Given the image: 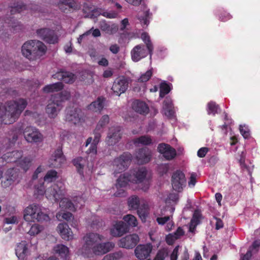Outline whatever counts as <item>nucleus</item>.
I'll use <instances>...</instances> for the list:
<instances>
[{
    "label": "nucleus",
    "instance_id": "52",
    "mask_svg": "<svg viewBox=\"0 0 260 260\" xmlns=\"http://www.w3.org/2000/svg\"><path fill=\"white\" fill-rule=\"evenodd\" d=\"M152 75V70H148L146 73L142 74L138 79V81L140 82H145L148 81Z\"/></svg>",
    "mask_w": 260,
    "mask_h": 260
},
{
    "label": "nucleus",
    "instance_id": "10",
    "mask_svg": "<svg viewBox=\"0 0 260 260\" xmlns=\"http://www.w3.org/2000/svg\"><path fill=\"white\" fill-rule=\"evenodd\" d=\"M132 59L135 62H138L141 59L146 57L148 54L150 55V59H151L152 53H150L149 50L143 44H139L135 46L132 50Z\"/></svg>",
    "mask_w": 260,
    "mask_h": 260
},
{
    "label": "nucleus",
    "instance_id": "15",
    "mask_svg": "<svg viewBox=\"0 0 260 260\" xmlns=\"http://www.w3.org/2000/svg\"><path fill=\"white\" fill-rule=\"evenodd\" d=\"M103 132V131L98 130L95 128L93 132L94 135V139L92 142V139L91 137H89L86 141L85 146L87 147L89 144H91L89 148L86 151L87 154H96L97 152V145L98 144L100 138L101 137V133Z\"/></svg>",
    "mask_w": 260,
    "mask_h": 260
},
{
    "label": "nucleus",
    "instance_id": "50",
    "mask_svg": "<svg viewBox=\"0 0 260 260\" xmlns=\"http://www.w3.org/2000/svg\"><path fill=\"white\" fill-rule=\"evenodd\" d=\"M165 106V115L169 117H172L174 114V112L171 107V103L169 101H164Z\"/></svg>",
    "mask_w": 260,
    "mask_h": 260
},
{
    "label": "nucleus",
    "instance_id": "12",
    "mask_svg": "<svg viewBox=\"0 0 260 260\" xmlns=\"http://www.w3.org/2000/svg\"><path fill=\"white\" fill-rule=\"evenodd\" d=\"M139 241L140 238L138 235L134 234L121 238L118 241V245L120 247L128 249H133L137 245Z\"/></svg>",
    "mask_w": 260,
    "mask_h": 260
},
{
    "label": "nucleus",
    "instance_id": "53",
    "mask_svg": "<svg viewBox=\"0 0 260 260\" xmlns=\"http://www.w3.org/2000/svg\"><path fill=\"white\" fill-rule=\"evenodd\" d=\"M169 169V166L167 164H161L157 166V171L160 175L167 174Z\"/></svg>",
    "mask_w": 260,
    "mask_h": 260
},
{
    "label": "nucleus",
    "instance_id": "32",
    "mask_svg": "<svg viewBox=\"0 0 260 260\" xmlns=\"http://www.w3.org/2000/svg\"><path fill=\"white\" fill-rule=\"evenodd\" d=\"M53 250L55 253L58 254L59 256L67 260L69 250L68 247L63 244H58L54 247Z\"/></svg>",
    "mask_w": 260,
    "mask_h": 260
},
{
    "label": "nucleus",
    "instance_id": "24",
    "mask_svg": "<svg viewBox=\"0 0 260 260\" xmlns=\"http://www.w3.org/2000/svg\"><path fill=\"white\" fill-rule=\"evenodd\" d=\"M57 231L64 240L69 241L73 238V232L66 223H59L57 226Z\"/></svg>",
    "mask_w": 260,
    "mask_h": 260
},
{
    "label": "nucleus",
    "instance_id": "28",
    "mask_svg": "<svg viewBox=\"0 0 260 260\" xmlns=\"http://www.w3.org/2000/svg\"><path fill=\"white\" fill-rule=\"evenodd\" d=\"M100 28L102 31L109 35L115 34L118 29L117 25L115 24L110 25L105 20L100 22Z\"/></svg>",
    "mask_w": 260,
    "mask_h": 260
},
{
    "label": "nucleus",
    "instance_id": "23",
    "mask_svg": "<svg viewBox=\"0 0 260 260\" xmlns=\"http://www.w3.org/2000/svg\"><path fill=\"white\" fill-rule=\"evenodd\" d=\"M52 78L54 79L61 80L66 83L72 84L75 81L76 77L72 73L60 71L53 74Z\"/></svg>",
    "mask_w": 260,
    "mask_h": 260
},
{
    "label": "nucleus",
    "instance_id": "19",
    "mask_svg": "<svg viewBox=\"0 0 260 260\" xmlns=\"http://www.w3.org/2000/svg\"><path fill=\"white\" fill-rule=\"evenodd\" d=\"M57 6L63 13H71L79 9V6L75 0H60Z\"/></svg>",
    "mask_w": 260,
    "mask_h": 260
},
{
    "label": "nucleus",
    "instance_id": "34",
    "mask_svg": "<svg viewBox=\"0 0 260 260\" xmlns=\"http://www.w3.org/2000/svg\"><path fill=\"white\" fill-rule=\"evenodd\" d=\"M63 88L62 82H58L53 84H49L44 87L43 90L45 92L49 93L61 90Z\"/></svg>",
    "mask_w": 260,
    "mask_h": 260
},
{
    "label": "nucleus",
    "instance_id": "16",
    "mask_svg": "<svg viewBox=\"0 0 260 260\" xmlns=\"http://www.w3.org/2000/svg\"><path fill=\"white\" fill-rule=\"evenodd\" d=\"M128 82L124 76L120 77L114 81L112 90L117 95L124 93L127 89Z\"/></svg>",
    "mask_w": 260,
    "mask_h": 260
},
{
    "label": "nucleus",
    "instance_id": "4",
    "mask_svg": "<svg viewBox=\"0 0 260 260\" xmlns=\"http://www.w3.org/2000/svg\"><path fill=\"white\" fill-rule=\"evenodd\" d=\"M22 28V25L13 17L0 18V37L3 39L8 38V30L17 31Z\"/></svg>",
    "mask_w": 260,
    "mask_h": 260
},
{
    "label": "nucleus",
    "instance_id": "61",
    "mask_svg": "<svg viewBox=\"0 0 260 260\" xmlns=\"http://www.w3.org/2000/svg\"><path fill=\"white\" fill-rule=\"evenodd\" d=\"M94 253L95 255H103L104 253H103V250L102 248H99V244L95 245L91 249V254Z\"/></svg>",
    "mask_w": 260,
    "mask_h": 260
},
{
    "label": "nucleus",
    "instance_id": "27",
    "mask_svg": "<svg viewBox=\"0 0 260 260\" xmlns=\"http://www.w3.org/2000/svg\"><path fill=\"white\" fill-rule=\"evenodd\" d=\"M105 100V98L103 96L98 97L96 100L88 106V109L93 112H100L104 108Z\"/></svg>",
    "mask_w": 260,
    "mask_h": 260
},
{
    "label": "nucleus",
    "instance_id": "57",
    "mask_svg": "<svg viewBox=\"0 0 260 260\" xmlns=\"http://www.w3.org/2000/svg\"><path fill=\"white\" fill-rule=\"evenodd\" d=\"M42 230V227L38 224H34L30 228L28 233L30 235L38 234Z\"/></svg>",
    "mask_w": 260,
    "mask_h": 260
},
{
    "label": "nucleus",
    "instance_id": "41",
    "mask_svg": "<svg viewBox=\"0 0 260 260\" xmlns=\"http://www.w3.org/2000/svg\"><path fill=\"white\" fill-rule=\"evenodd\" d=\"M141 38L146 45V47L149 50L150 53H153V46L150 40L148 34L146 32H143L141 35Z\"/></svg>",
    "mask_w": 260,
    "mask_h": 260
},
{
    "label": "nucleus",
    "instance_id": "39",
    "mask_svg": "<svg viewBox=\"0 0 260 260\" xmlns=\"http://www.w3.org/2000/svg\"><path fill=\"white\" fill-rule=\"evenodd\" d=\"M171 91V87L169 84L166 81L161 82L159 86V97L163 98Z\"/></svg>",
    "mask_w": 260,
    "mask_h": 260
},
{
    "label": "nucleus",
    "instance_id": "31",
    "mask_svg": "<svg viewBox=\"0 0 260 260\" xmlns=\"http://www.w3.org/2000/svg\"><path fill=\"white\" fill-rule=\"evenodd\" d=\"M10 11V15H12L17 13H21L24 10H27L28 7L22 2H17L14 3L13 5L9 6Z\"/></svg>",
    "mask_w": 260,
    "mask_h": 260
},
{
    "label": "nucleus",
    "instance_id": "13",
    "mask_svg": "<svg viewBox=\"0 0 260 260\" xmlns=\"http://www.w3.org/2000/svg\"><path fill=\"white\" fill-rule=\"evenodd\" d=\"M157 151L161 154L165 159L171 160L177 155L176 150L169 144L164 143H160L157 146Z\"/></svg>",
    "mask_w": 260,
    "mask_h": 260
},
{
    "label": "nucleus",
    "instance_id": "60",
    "mask_svg": "<svg viewBox=\"0 0 260 260\" xmlns=\"http://www.w3.org/2000/svg\"><path fill=\"white\" fill-rule=\"evenodd\" d=\"M197 174L196 173L192 172L190 173V176L189 179L188 186L193 187L197 182Z\"/></svg>",
    "mask_w": 260,
    "mask_h": 260
},
{
    "label": "nucleus",
    "instance_id": "26",
    "mask_svg": "<svg viewBox=\"0 0 260 260\" xmlns=\"http://www.w3.org/2000/svg\"><path fill=\"white\" fill-rule=\"evenodd\" d=\"M132 108L136 112L142 115H146L149 111L148 105L145 102L140 100H136L133 102Z\"/></svg>",
    "mask_w": 260,
    "mask_h": 260
},
{
    "label": "nucleus",
    "instance_id": "44",
    "mask_svg": "<svg viewBox=\"0 0 260 260\" xmlns=\"http://www.w3.org/2000/svg\"><path fill=\"white\" fill-rule=\"evenodd\" d=\"M123 256L122 252L118 251L106 255L102 260H119Z\"/></svg>",
    "mask_w": 260,
    "mask_h": 260
},
{
    "label": "nucleus",
    "instance_id": "40",
    "mask_svg": "<svg viewBox=\"0 0 260 260\" xmlns=\"http://www.w3.org/2000/svg\"><path fill=\"white\" fill-rule=\"evenodd\" d=\"M109 121L110 119L108 115H103L100 119L99 122L98 123L96 126L95 128H96V131H103V129L109 123Z\"/></svg>",
    "mask_w": 260,
    "mask_h": 260
},
{
    "label": "nucleus",
    "instance_id": "22",
    "mask_svg": "<svg viewBox=\"0 0 260 260\" xmlns=\"http://www.w3.org/2000/svg\"><path fill=\"white\" fill-rule=\"evenodd\" d=\"M128 231L127 224L123 221H119L111 229V234L114 237H121Z\"/></svg>",
    "mask_w": 260,
    "mask_h": 260
},
{
    "label": "nucleus",
    "instance_id": "64",
    "mask_svg": "<svg viewBox=\"0 0 260 260\" xmlns=\"http://www.w3.org/2000/svg\"><path fill=\"white\" fill-rule=\"evenodd\" d=\"M179 246H176L173 249L171 255V260H177L178 256Z\"/></svg>",
    "mask_w": 260,
    "mask_h": 260
},
{
    "label": "nucleus",
    "instance_id": "33",
    "mask_svg": "<svg viewBox=\"0 0 260 260\" xmlns=\"http://www.w3.org/2000/svg\"><path fill=\"white\" fill-rule=\"evenodd\" d=\"M134 144L137 146L139 144L142 145H150L152 144L151 137L148 135H143L133 140Z\"/></svg>",
    "mask_w": 260,
    "mask_h": 260
},
{
    "label": "nucleus",
    "instance_id": "17",
    "mask_svg": "<svg viewBox=\"0 0 260 260\" xmlns=\"http://www.w3.org/2000/svg\"><path fill=\"white\" fill-rule=\"evenodd\" d=\"M152 156V151L147 147L139 149L136 153V158L138 163L140 165L149 162Z\"/></svg>",
    "mask_w": 260,
    "mask_h": 260
},
{
    "label": "nucleus",
    "instance_id": "8",
    "mask_svg": "<svg viewBox=\"0 0 260 260\" xmlns=\"http://www.w3.org/2000/svg\"><path fill=\"white\" fill-rule=\"evenodd\" d=\"M171 181L173 189L178 192H181L186 185L185 175L180 170H177L173 172Z\"/></svg>",
    "mask_w": 260,
    "mask_h": 260
},
{
    "label": "nucleus",
    "instance_id": "37",
    "mask_svg": "<svg viewBox=\"0 0 260 260\" xmlns=\"http://www.w3.org/2000/svg\"><path fill=\"white\" fill-rule=\"evenodd\" d=\"M58 173L54 170H49L44 177V181L46 182H52L58 178Z\"/></svg>",
    "mask_w": 260,
    "mask_h": 260
},
{
    "label": "nucleus",
    "instance_id": "63",
    "mask_svg": "<svg viewBox=\"0 0 260 260\" xmlns=\"http://www.w3.org/2000/svg\"><path fill=\"white\" fill-rule=\"evenodd\" d=\"M209 149L207 147H202L198 151L197 153V155L199 157L203 158L205 157L208 152Z\"/></svg>",
    "mask_w": 260,
    "mask_h": 260
},
{
    "label": "nucleus",
    "instance_id": "54",
    "mask_svg": "<svg viewBox=\"0 0 260 260\" xmlns=\"http://www.w3.org/2000/svg\"><path fill=\"white\" fill-rule=\"evenodd\" d=\"M60 202V206H63L65 208L72 210L74 207L73 204L71 202V201H69L67 199L62 198Z\"/></svg>",
    "mask_w": 260,
    "mask_h": 260
},
{
    "label": "nucleus",
    "instance_id": "56",
    "mask_svg": "<svg viewBox=\"0 0 260 260\" xmlns=\"http://www.w3.org/2000/svg\"><path fill=\"white\" fill-rule=\"evenodd\" d=\"M260 247V240H256L253 241L252 245L249 247L248 250L251 251V253H256L258 251Z\"/></svg>",
    "mask_w": 260,
    "mask_h": 260
},
{
    "label": "nucleus",
    "instance_id": "38",
    "mask_svg": "<svg viewBox=\"0 0 260 260\" xmlns=\"http://www.w3.org/2000/svg\"><path fill=\"white\" fill-rule=\"evenodd\" d=\"M137 210L138 214L141 218L142 220L145 221L146 218L148 214V206L147 204H143L141 206H139Z\"/></svg>",
    "mask_w": 260,
    "mask_h": 260
},
{
    "label": "nucleus",
    "instance_id": "55",
    "mask_svg": "<svg viewBox=\"0 0 260 260\" xmlns=\"http://www.w3.org/2000/svg\"><path fill=\"white\" fill-rule=\"evenodd\" d=\"M8 157H14L15 160L14 161H16L18 159L21 158L23 155V151L22 150H15L11 152V153L8 154Z\"/></svg>",
    "mask_w": 260,
    "mask_h": 260
},
{
    "label": "nucleus",
    "instance_id": "30",
    "mask_svg": "<svg viewBox=\"0 0 260 260\" xmlns=\"http://www.w3.org/2000/svg\"><path fill=\"white\" fill-rule=\"evenodd\" d=\"M131 174L128 173H124L120 175L117 179L116 186L117 188H122L126 186L129 182H132Z\"/></svg>",
    "mask_w": 260,
    "mask_h": 260
},
{
    "label": "nucleus",
    "instance_id": "6",
    "mask_svg": "<svg viewBox=\"0 0 260 260\" xmlns=\"http://www.w3.org/2000/svg\"><path fill=\"white\" fill-rule=\"evenodd\" d=\"M103 236L96 233H89L86 234L84 237L83 240L85 243L82 248V253L87 257L91 255V249L95 245V244L99 241H101L103 239Z\"/></svg>",
    "mask_w": 260,
    "mask_h": 260
},
{
    "label": "nucleus",
    "instance_id": "5",
    "mask_svg": "<svg viewBox=\"0 0 260 260\" xmlns=\"http://www.w3.org/2000/svg\"><path fill=\"white\" fill-rule=\"evenodd\" d=\"M38 194L43 195L45 193L47 198L54 200L55 202H58L64 196V188L57 184H54L47 190H45L44 183L41 184L40 187L35 186Z\"/></svg>",
    "mask_w": 260,
    "mask_h": 260
},
{
    "label": "nucleus",
    "instance_id": "46",
    "mask_svg": "<svg viewBox=\"0 0 260 260\" xmlns=\"http://www.w3.org/2000/svg\"><path fill=\"white\" fill-rule=\"evenodd\" d=\"M53 157H54V161L58 162V164H56V163L54 164V165L56 167H57L58 165H60L64 160L63 158V153L61 149H57L55 151L54 156H53Z\"/></svg>",
    "mask_w": 260,
    "mask_h": 260
},
{
    "label": "nucleus",
    "instance_id": "48",
    "mask_svg": "<svg viewBox=\"0 0 260 260\" xmlns=\"http://www.w3.org/2000/svg\"><path fill=\"white\" fill-rule=\"evenodd\" d=\"M168 255V250L167 248H162L159 249L154 257L153 260H165V258Z\"/></svg>",
    "mask_w": 260,
    "mask_h": 260
},
{
    "label": "nucleus",
    "instance_id": "51",
    "mask_svg": "<svg viewBox=\"0 0 260 260\" xmlns=\"http://www.w3.org/2000/svg\"><path fill=\"white\" fill-rule=\"evenodd\" d=\"M49 216L46 214H44L41 211L40 208L39 209V212L37 213L35 218H34V221H42L44 220H48L49 219Z\"/></svg>",
    "mask_w": 260,
    "mask_h": 260
},
{
    "label": "nucleus",
    "instance_id": "62",
    "mask_svg": "<svg viewBox=\"0 0 260 260\" xmlns=\"http://www.w3.org/2000/svg\"><path fill=\"white\" fill-rule=\"evenodd\" d=\"M232 18V16L226 12H222L219 16V20L221 21L225 22Z\"/></svg>",
    "mask_w": 260,
    "mask_h": 260
},
{
    "label": "nucleus",
    "instance_id": "36",
    "mask_svg": "<svg viewBox=\"0 0 260 260\" xmlns=\"http://www.w3.org/2000/svg\"><path fill=\"white\" fill-rule=\"evenodd\" d=\"M128 206L130 210H136L140 206L139 198L136 196H132L128 199Z\"/></svg>",
    "mask_w": 260,
    "mask_h": 260
},
{
    "label": "nucleus",
    "instance_id": "1",
    "mask_svg": "<svg viewBox=\"0 0 260 260\" xmlns=\"http://www.w3.org/2000/svg\"><path fill=\"white\" fill-rule=\"evenodd\" d=\"M27 105L25 99H19L7 102L5 105L0 103V121L2 124L14 123Z\"/></svg>",
    "mask_w": 260,
    "mask_h": 260
},
{
    "label": "nucleus",
    "instance_id": "20",
    "mask_svg": "<svg viewBox=\"0 0 260 260\" xmlns=\"http://www.w3.org/2000/svg\"><path fill=\"white\" fill-rule=\"evenodd\" d=\"M132 183H139L142 182L146 178L147 171L145 167H140L131 171Z\"/></svg>",
    "mask_w": 260,
    "mask_h": 260
},
{
    "label": "nucleus",
    "instance_id": "35",
    "mask_svg": "<svg viewBox=\"0 0 260 260\" xmlns=\"http://www.w3.org/2000/svg\"><path fill=\"white\" fill-rule=\"evenodd\" d=\"M85 161V159L81 156L75 158L72 161L73 165L77 168L78 172L81 175H83V168Z\"/></svg>",
    "mask_w": 260,
    "mask_h": 260
},
{
    "label": "nucleus",
    "instance_id": "3",
    "mask_svg": "<svg viewBox=\"0 0 260 260\" xmlns=\"http://www.w3.org/2000/svg\"><path fill=\"white\" fill-rule=\"evenodd\" d=\"M71 94L70 92L63 90L60 93L52 94L48 101L46 112L50 118H55L60 110L62 103L69 100Z\"/></svg>",
    "mask_w": 260,
    "mask_h": 260
},
{
    "label": "nucleus",
    "instance_id": "18",
    "mask_svg": "<svg viewBox=\"0 0 260 260\" xmlns=\"http://www.w3.org/2000/svg\"><path fill=\"white\" fill-rule=\"evenodd\" d=\"M37 34L44 41L49 44H55L57 42V38L53 31L49 28H41L37 30Z\"/></svg>",
    "mask_w": 260,
    "mask_h": 260
},
{
    "label": "nucleus",
    "instance_id": "2",
    "mask_svg": "<svg viewBox=\"0 0 260 260\" xmlns=\"http://www.w3.org/2000/svg\"><path fill=\"white\" fill-rule=\"evenodd\" d=\"M46 46L38 40H29L23 44L21 48L22 55L30 60L40 58L46 52Z\"/></svg>",
    "mask_w": 260,
    "mask_h": 260
},
{
    "label": "nucleus",
    "instance_id": "58",
    "mask_svg": "<svg viewBox=\"0 0 260 260\" xmlns=\"http://www.w3.org/2000/svg\"><path fill=\"white\" fill-rule=\"evenodd\" d=\"M240 132L241 134L245 139L248 138L250 136V132L249 129L245 125H240L239 127Z\"/></svg>",
    "mask_w": 260,
    "mask_h": 260
},
{
    "label": "nucleus",
    "instance_id": "43",
    "mask_svg": "<svg viewBox=\"0 0 260 260\" xmlns=\"http://www.w3.org/2000/svg\"><path fill=\"white\" fill-rule=\"evenodd\" d=\"M123 219L124 220L123 222L127 224L128 228H129L130 226L134 227L137 225V219L132 215H126L123 217Z\"/></svg>",
    "mask_w": 260,
    "mask_h": 260
},
{
    "label": "nucleus",
    "instance_id": "9",
    "mask_svg": "<svg viewBox=\"0 0 260 260\" xmlns=\"http://www.w3.org/2000/svg\"><path fill=\"white\" fill-rule=\"evenodd\" d=\"M25 139L29 143H40L43 140V136L38 129L32 126L26 127L23 132Z\"/></svg>",
    "mask_w": 260,
    "mask_h": 260
},
{
    "label": "nucleus",
    "instance_id": "21",
    "mask_svg": "<svg viewBox=\"0 0 260 260\" xmlns=\"http://www.w3.org/2000/svg\"><path fill=\"white\" fill-rule=\"evenodd\" d=\"M80 109L74 107H68L66 110V120L75 124L79 122Z\"/></svg>",
    "mask_w": 260,
    "mask_h": 260
},
{
    "label": "nucleus",
    "instance_id": "47",
    "mask_svg": "<svg viewBox=\"0 0 260 260\" xmlns=\"http://www.w3.org/2000/svg\"><path fill=\"white\" fill-rule=\"evenodd\" d=\"M114 243L110 242L99 244V248H102L103 253H104V254L110 251L114 247Z\"/></svg>",
    "mask_w": 260,
    "mask_h": 260
},
{
    "label": "nucleus",
    "instance_id": "49",
    "mask_svg": "<svg viewBox=\"0 0 260 260\" xmlns=\"http://www.w3.org/2000/svg\"><path fill=\"white\" fill-rule=\"evenodd\" d=\"M150 13L149 11H146L144 13V15L143 16H141L139 18V19L143 25V27L144 26H147L149 23V19Z\"/></svg>",
    "mask_w": 260,
    "mask_h": 260
},
{
    "label": "nucleus",
    "instance_id": "59",
    "mask_svg": "<svg viewBox=\"0 0 260 260\" xmlns=\"http://www.w3.org/2000/svg\"><path fill=\"white\" fill-rule=\"evenodd\" d=\"M13 175H12L11 176H9L6 180L2 182V186L4 187L7 188L9 187L14 182L15 177H13Z\"/></svg>",
    "mask_w": 260,
    "mask_h": 260
},
{
    "label": "nucleus",
    "instance_id": "7",
    "mask_svg": "<svg viewBox=\"0 0 260 260\" xmlns=\"http://www.w3.org/2000/svg\"><path fill=\"white\" fill-rule=\"evenodd\" d=\"M132 158V154L127 152H124L118 157L115 158L113 161L115 173H119L127 169L131 162Z\"/></svg>",
    "mask_w": 260,
    "mask_h": 260
},
{
    "label": "nucleus",
    "instance_id": "14",
    "mask_svg": "<svg viewBox=\"0 0 260 260\" xmlns=\"http://www.w3.org/2000/svg\"><path fill=\"white\" fill-rule=\"evenodd\" d=\"M121 138V127L119 126H113L109 128L106 139L108 145H114L119 142Z\"/></svg>",
    "mask_w": 260,
    "mask_h": 260
},
{
    "label": "nucleus",
    "instance_id": "45",
    "mask_svg": "<svg viewBox=\"0 0 260 260\" xmlns=\"http://www.w3.org/2000/svg\"><path fill=\"white\" fill-rule=\"evenodd\" d=\"M219 109V106L215 102L211 101L207 105V112L208 114L215 115L217 113L218 110Z\"/></svg>",
    "mask_w": 260,
    "mask_h": 260
},
{
    "label": "nucleus",
    "instance_id": "42",
    "mask_svg": "<svg viewBox=\"0 0 260 260\" xmlns=\"http://www.w3.org/2000/svg\"><path fill=\"white\" fill-rule=\"evenodd\" d=\"M32 159L29 156H26L19 161L20 167L25 172L27 171L31 166Z\"/></svg>",
    "mask_w": 260,
    "mask_h": 260
},
{
    "label": "nucleus",
    "instance_id": "11",
    "mask_svg": "<svg viewBox=\"0 0 260 260\" xmlns=\"http://www.w3.org/2000/svg\"><path fill=\"white\" fill-rule=\"evenodd\" d=\"M152 248V245L150 243L139 244L135 249V255L140 260H144L148 258L149 259Z\"/></svg>",
    "mask_w": 260,
    "mask_h": 260
},
{
    "label": "nucleus",
    "instance_id": "25",
    "mask_svg": "<svg viewBox=\"0 0 260 260\" xmlns=\"http://www.w3.org/2000/svg\"><path fill=\"white\" fill-rule=\"evenodd\" d=\"M39 206L37 204H32L28 206L24 210V219L28 221H34V218L39 212Z\"/></svg>",
    "mask_w": 260,
    "mask_h": 260
},
{
    "label": "nucleus",
    "instance_id": "29",
    "mask_svg": "<svg viewBox=\"0 0 260 260\" xmlns=\"http://www.w3.org/2000/svg\"><path fill=\"white\" fill-rule=\"evenodd\" d=\"M27 252V245L26 241H21L16 246L15 253L19 259L24 260Z\"/></svg>",
    "mask_w": 260,
    "mask_h": 260
}]
</instances>
